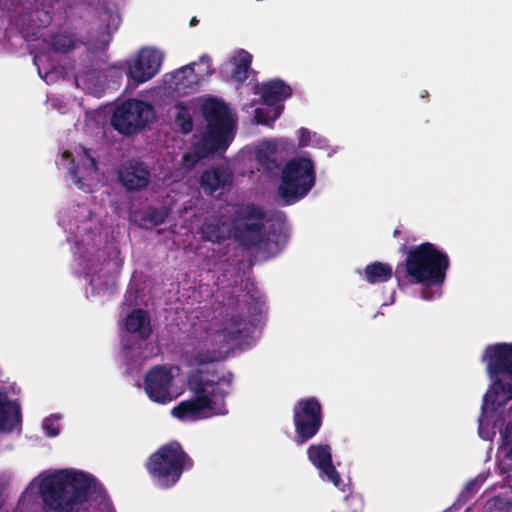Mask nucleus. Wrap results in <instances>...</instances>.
I'll use <instances>...</instances> for the list:
<instances>
[{
    "mask_svg": "<svg viewBox=\"0 0 512 512\" xmlns=\"http://www.w3.org/2000/svg\"><path fill=\"white\" fill-rule=\"evenodd\" d=\"M264 209L253 203L239 205L231 219L229 230L227 223L221 216L205 218L200 233L205 241L222 243L232 233L238 244L246 249H256L268 256H275L282 247L286 235L276 233L274 226L266 229Z\"/></svg>",
    "mask_w": 512,
    "mask_h": 512,
    "instance_id": "f257e3e1",
    "label": "nucleus"
},
{
    "mask_svg": "<svg viewBox=\"0 0 512 512\" xmlns=\"http://www.w3.org/2000/svg\"><path fill=\"white\" fill-rule=\"evenodd\" d=\"M43 512H81L89 500L103 499L106 491L87 472L60 469L44 477L39 484Z\"/></svg>",
    "mask_w": 512,
    "mask_h": 512,
    "instance_id": "f03ea898",
    "label": "nucleus"
},
{
    "mask_svg": "<svg viewBox=\"0 0 512 512\" xmlns=\"http://www.w3.org/2000/svg\"><path fill=\"white\" fill-rule=\"evenodd\" d=\"M234 374L230 371L217 376L216 371L196 368L187 375V386L194 395L189 400L178 403L171 414L181 421H197L211 415L227 414L226 397L231 393Z\"/></svg>",
    "mask_w": 512,
    "mask_h": 512,
    "instance_id": "7ed1b4c3",
    "label": "nucleus"
},
{
    "mask_svg": "<svg viewBox=\"0 0 512 512\" xmlns=\"http://www.w3.org/2000/svg\"><path fill=\"white\" fill-rule=\"evenodd\" d=\"M400 251L406 257L395 268L399 289L409 285L429 288L441 287L444 284L450 267V259L446 252L430 242L411 247L403 245Z\"/></svg>",
    "mask_w": 512,
    "mask_h": 512,
    "instance_id": "20e7f679",
    "label": "nucleus"
},
{
    "mask_svg": "<svg viewBox=\"0 0 512 512\" xmlns=\"http://www.w3.org/2000/svg\"><path fill=\"white\" fill-rule=\"evenodd\" d=\"M202 115L207 128L201 141L194 146L197 160L226 151L234 127L228 106L216 98H209L203 103Z\"/></svg>",
    "mask_w": 512,
    "mask_h": 512,
    "instance_id": "39448f33",
    "label": "nucleus"
},
{
    "mask_svg": "<svg viewBox=\"0 0 512 512\" xmlns=\"http://www.w3.org/2000/svg\"><path fill=\"white\" fill-rule=\"evenodd\" d=\"M193 465L192 458L181 444L171 441L152 453L145 467L159 487L169 489L180 480L183 472L192 469Z\"/></svg>",
    "mask_w": 512,
    "mask_h": 512,
    "instance_id": "423d86ee",
    "label": "nucleus"
},
{
    "mask_svg": "<svg viewBox=\"0 0 512 512\" xmlns=\"http://www.w3.org/2000/svg\"><path fill=\"white\" fill-rule=\"evenodd\" d=\"M316 182L315 166L310 158L297 157L288 160L281 172L277 195L282 205H292L303 199Z\"/></svg>",
    "mask_w": 512,
    "mask_h": 512,
    "instance_id": "0eeeda50",
    "label": "nucleus"
},
{
    "mask_svg": "<svg viewBox=\"0 0 512 512\" xmlns=\"http://www.w3.org/2000/svg\"><path fill=\"white\" fill-rule=\"evenodd\" d=\"M1 16L14 24L25 38L37 36V30L51 22L43 0H0Z\"/></svg>",
    "mask_w": 512,
    "mask_h": 512,
    "instance_id": "6e6552de",
    "label": "nucleus"
},
{
    "mask_svg": "<svg viewBox=\"0 0 512 512\" xmlns=\"http://www.w3.org/2000/svg\"><path fill=\"white\" fill-rule=\"evenodd\" d=\"M155 119L154 107L142 100L128 99L112 114L111 125L122 135H133Z\"/></svg>",
    "mask_w": 512,
    "mask_h": 512,
    "instance_id": "1a4fd4ad",
    "label": "nucleus"
},
{
    "mask_svg": "<svg viewBox=\"0 0 512 512\" xmlns=\"http://www.w3.org/2000/svg\"><path fill=\"white\" fill-rule=\"evenodd\" d=\"M237 308V313L223 318L220 328L215 333L221 347H228L231 342L237 341L249 329V325H253L250 316L261 313V303L250 295L237 300Z\"/></svg>",
    "mask_w": 512,
    "mask_h": 512,
    "instance_id": "9d476101",
    "label": "nucleus"
},
{
    "mask_svg": "<svg viewBox=\"0 0 512 512\" xmlns=\"http://www.w3.org/2000/svg\"><path fill=\"white\" fill-rule=\"evenodd\" d=\"M293 423L297 445H302L311 440L323 424L320 401L316 397L299 399L293 407Z\"/></svg>",
    "mask_w": 512,
    "mask_h": 512,
    "instance_id": "9b49d317",
    "label": "nucleus"
},
{
    "mask_svg": "<svg viewBox=\"0 0 512 512\" xmlns=\"http://www.w3.org/2000/svg\"><path fill=\"white\" fill-rule=\"evenodd\" d=\"M210 74H212L211 58L203 55L198 63L183 66L172 74L174 89L184 94L195 92L204 77Z\"/></svg>",
    "mask_w": 512,
    "mask_h": 512,
    "instance_id": "f8f14e48",
    "label": "nucleus"
},
{
    "mask_svg": "<svg viewBox=\"0 0 512 512\" xmlns=\"http://www.w3.org/2000/svg\"><path fill=\"white\" fill-rule=\"evenodd\" d=\"M173 375L164 366L156 365L144 377V390L153 402L166 404L174 399L171 391Z\"/></svg>",
    "mask_w": 512,
    "mask_h": 512,
    "instance_id": "ddd939ff",
    "label": "nucleus"
},
{
    "mask_svg": "<svg viewBox=\"0 0 512 512\" xmlns=\"http://www.w3.org/2000/svg\"><path fill=\"white\" fill-rule=\"evenodd\" d=\"M483 360L487 362V371L491 378L512 375V343L488 345Z\"/></svg>",
    "mask_w": 512,
    "mask_h": 512,
    "instance_id": "4468645a",
    "label": "nucleus"
},
{
    "mask_svg": "<svg viewBox=\"0 0 512 512\" xmlns=\"http://www.w3.org/2000/svg\"><path fill=\"white\" fill-rule=\"evenodd\" d=\"M161 59L152 49H142L128 65V75L137 83L153 78L160 69Z\"/></svg>",
    "mask_w": 512,
    "mask_h": 512,
    "instance_id": "2eb2a0df",
    "label": "nucleus"
},
{
    "mask_svg": "<svg viewBox=\"0 0 512 512\" xmlns=\"http://www.w3.org/2000/svg\"><path fill=\"white\" fill-rule=\"evenodd\" d=\"M118 178L128 192L141 191L149 185L151 172L145 163L130 160L119 168Z\"/></svg>",
    "mask_w": 512,
    "mask_h": 512,
    "instance_id": "dca6fc26",
    "label": "nucleus"
},
{
    "mask_svg": "<svg viewBox=\"0 0 512 512\" xmlns=\"http://www.w3.org/2000/svg\"><path fill=\"white\" fill-rule=\"evenodd\" d=\"M232 183L231 172L223 165L213 166L203 171L200 177V187L206 195H213Z\"/></svg>",
    "mask_w": 512,
    "mask_h": 512,
    "instance_id": "f3484780",
    "label": "nucleus"
},
{
    "mask_svg": "<svg viewBox=\"0 0 512 512\" xmlns=\"http://www.w3.org/2000/svg\"><path fill=\"white\" fill-rule=\"evenodd\" d=\"M260 96L267 106H274L292 96V87L280 78L263 82L260 86Z\"/></svg>",
    "mask_w": 512,
    "mask_h": 512,
    "instance_id": "a211bd4d",
    "label": "nucleus"
},
{
    "mask_svg": "<svg viewBox=\"0 0 512 512\" xmlns=\"http://www.w3.org/2000/svg\"><path fill=\"white\" fill-rule=\"evenodd\" d=\"M20 421V405L10 401L6 393L0 392V430L12 431Z\"/></svg>",
    "mask_w": 512,
    "mask_h": 512,
    "instance_id": "6ab92c4d",
    "label": "nucleus"
},
{
    "mask_svg": "<svg viewBox=\"0 0 512 512\" xmlns=\"http://www.w3.org/2000/svg\"><path fill=\"white\" fill-rule=\"evenodd\" d=\"M125 328L131 334H137L142 340L152 334L150 317L142 309H133L126 317Z\"/></svg>",
    "mask_w": 512,
    "mask_h": 512,
    "instance_id": "aec40b11",
    "label": "nucleus"
},
{
    "mask_svg": "<svg viewBox=\"0 0 512 512\" xmlns=\"http://www.w3.org/2000/svg\"><path fill=\"white\" fill-rule=\"evenodd\" d=\"M395 277V270L388 263L372 262L364 269V280L369 284H378L389 281Z\"/></svg>",
    "mask_w": 512,
    "mask_h": 512,
    "instance_id": "412c9836",
    "label": "nucleus"
},
{
    "mask_svg": "<svg viewBox=\"0 0 512 512\" xmlns=\"http://www.w3.org/2000/svg\"><path fill=\"white\" fill-rule=\"evenodd\" d=\"M231 63L234 66L231 74L232 79L240 84L245 82L249 76L252 55L245 50H240L238 55L231 59Z\"/></svg>",
    "mask_w": 512,
    "mask_h": 512,
    "instance_id": "4be33fe9",
    "label": "nucleus"
},
{
    "mask_svg": "<svg viewBox=\"0 0 512 512\" xmlns=\"http://www.w3.org/2000/svg\"><path fill=\"white\" fill-rule=\"evenodd\" d=\"M307 456L317 469L332 462L331 448L327 444L310 445L307 449Z\"/></svg>",
    "mask_w": 512,
    "mask_h": 512,
    "instance_id": "5701e85b",
    "label": "nucleus"
},
{
    "mask_svg": "<svg viewBox=\"0 0 512 512\" xmlns=\"http://www.w3.org/2000/svg\"><path fill=\"white\" fill-rule=\"evenodd\" d=\"M174 108L176 110L175 124L180 128L182 133H190L193 130V120L190 114V109L182 101L177 102Z\"/></svg>",
    "mask_w": 512,
    "mask_h": 512,
    "instance_id": "b1692460",
    "label": "nucleus"
},
{
    "mask_svg": "<svg viewBox=\"0 0 512 512\" xmlns=\"http://www.w3.org/2000/svg\"><path fill=\"white\" fill-rule=\"evenodd\" d=\"M219 349H200L194 354V361L198 366H203L224 360L226 358V352Z\"/></svg>",
    "mask_w": 512,
    "mask_h": 512,
    "instance_id": "393cba45",
    "label": "nucleus"
},
{
    "mask_svg": "<svg viewBox=\"0 0 512 512\" xmlns=\"http://www.w3.org/2000/svg\"><path fill=\"white\" fill-rule=\"evenodd\" d=\"M168 209L165 207H149L143 214L141 220L143 225L147 227H156L163 224L168 217Z\"/></svg>",
    "mask_w": 512,
    "mask_h": 512,
    "instance_id": "a878e982",
    "label": "nucleus"
},
{
    "mask_svg": "<svg viewBox=\"0 0 512 512\" xmlns=\"http://www.w3.org/2000/svg\"><path fill=\"white\" fill-rule=\"evenodd\" d=\"M51 48L58 53H67L76 47L73 36L68 34H56L51 38Z\"/></svg>",
    "mask_w": 512,
    "mask_h": 512,
    "instance_id": "bb28decb",
    "label": "nucleus"
},
{
    "mask_svg": "<svg viewBox=\"0 0 512 512\" xmlns=\"http://www.w3.org/2000/svg\"><path fill=\"white\" fill-rule=\"evenodd\" d=\"M99 18L106 22V27L108 30L111 28L116 29L120 21V16L115 6L110 4H104L102 6L101 10L99 11Z\"/></svg>",
    "mask_w": 512,
    "mask_h": 512,
    "instance_id": "cd10ccee",
    "label": "nucleus"
},
{
    "mask_svg": "<svg viewBox=\"0 0 512 512\" xmlns=\"http://www.w3.org/2000/svg\"><path fill=\"white\" fill-rule=\"evenodd\" d=\"M319 471L322 479L330 481L335 487L339 488L341 491H345L344 485L342 486V479L340 474L332 462L322 468H319Z\"/></svg>",
    "mask_w": 512,
    "mask_h": 512,
    "instance_id": "c85d7f7f",
    "label": "nucleus"
},
{
    "mask_svg": "<svg viewBox=\"0 0 512 512\" xmlns=\"http://www.w3.org/2000/svg\"><path fill=\"white\" fill-rule=\"evenodd\" d=\"M496 389L503 392L507 400L512 399V384L509 382L502 381L499 377L492 378Z\"/></svg>",
    "mask_w": 512,
    "mask_h": 512,
    "instance_id": "c756f323",
    "label": "nucleus"
},
{
    "mask_svg": "<svg viewBox=\"0 0 512 512\" xmlns=\"http://www.w3.org/2000/svg\"><path fill=\"white\" fill-rule=\"evenodd\" d=\"M258 161L261 165L265 166L267 169L271 170L276 167V162L272 159L268 153L259 150L257 153Z\"/></svg>",
    "mask_w": 512,
    "mask_h": 512,
    "instance_id": "7c9ffc66",
    "label": "nucleus"
},
{
    "mask_svg": "<svg viewBox=\"0 0 512 512\" xmlns=\"http://www.w3.org/2000/svg\"><path fill=\"white\" fill-rule=\"evenodd\" d=\"M43 428L46 431V434L50 437H55L59 434L60 429L55 427L50 419H46L43 424Z\"/></svg>",
    "mask_w": 512,
    "mask_h": 512,
    "instance_id": "2f4dec72",
    "label": "nucleus"
},
{
    "mask_svg": "<svg viewBox=\"0 0 512 512\" xmlns=\"http://www.w3.org/2000/svg\"><path fill=\"white\" fill-rule=\"evenodd\" d=\"M299 134H300V137H299V145L300 146H307L308 143L310 142V132L308 129L306 128H300L299 129Z\"/></svg>",
    "mask_w": 512,
    "mask_h": 512,
    "instance_id": "473e14b6",
    "label": "nucleus"
},
{
    "mask_svg": "<svg viewBox=\"0 0 512 512\" xmlns=\"http://www.w3.org/2000/svg\"><path fill=\"white\" fill-rule=\"evenodd\" d=\"M69 174L71 178L75 181V183L81 188L83 186V182L81 178L78 176V169L75 166H72L69 169Z\"/></svg>",
    "mask_w": 512,
    "mask_h": 512,
    "instance_id": "72a5a7b5",
    "label": "nucleus"
},
{
    "mask_svg": "<svg viewBox=\"0 0 512 512\" xmlns=\"http://www.w3.org/2000/svg\"><path fill=\"white\" fill-rule=\"evenodd\" d=\"M503 438H504L505 443H507L509 441V439L512 438V423L511 422H509L505 426Z\"/></svg>",
    "mask_w": 512,
    "mask_h": 512,
    "instance_id": "f704fd0d",
    "label": "nucleus"
},
{
    "mask_svg": "<svg viewBox=\"0 0 512 512\" xmlns=\"http://www.w3.org/2000/svg\"><path fill=\"white\" fill-rule=\"evenodd\" d=\"M255 117L258 123L266 124V120L262 118V111L260 109L255 110Z\"/></svg>",
    "mask_w": 512,
    "mask_h": 512,
    "instance_id": "c9c22d12",
    "label": "nucleus"
},
{
    "mask_svg": "<svg viewBox=\"0 0 512 512\" xmlns=\"http://www.w3.org/2000/svg\"><path fill=\"white\" fill-rule=\"evenodd\" d=\"M421 296L423 299L425 300H430L432 299V294L431 293H428L425 289L421 292Z\"/></svg>",
    "mask_w": 512,
    "mask_h": 512,
    "instance_id": "e433bc0d",
    "label": "nucleus"
},
{
    "mask_svg": "<svg viewBox=\"0 0 512 512\" xmlns=\"http://www.w3.org/2000/svg\"><path fill=\"white\" fill-rule=\"evenodd\" d=\"M199 23V20L196 17H192L190 20V26H196Z\"/></svg>",
    "mask_w": 512,
    "mask_h": 512,
    "instance_id": "4c0bfd02",
    "label": "nucleus"
},
{
    "mask_svg": "<svg viewBox=\"0 0 512 512\" xmlns=\"http://www.w3.org/2000/svg\"><path fill=\"white\" fill-rule=\"evenodd\" d=\"M400 233H401V231H400L399 229H395V230L393 231V236H394V237H397V236H399V235H400Z\"/></svg>",
    "mask_w": 512,
    "mask_h": 512,
    "instance_id": "58836bf2",
    "label": "nucleus"
},
{
    "mask_svg": "<svg viewBox=\"0 0 512 512\" xmlns=\"http://www.w3.org/2000/svg\"><path fill=\"white\" fill-rule=\"evenodd\" d=\"M507 456H508V458H510L512 460V443H511V446L509 448Z\"/></svg>",
    "mask_w": 512,
    "mask_h": 512,
    "instance_id": "ea45409f",
    "label": "nucleus"
},
{
    "mask_svg": "<svg viewBox=\"0 0 512 512\" xmlns=\"http://www.w3.org/2000/svg\"><path fill=\"white\" fill-rule=\"evenodd\" d=\"M63 156L65 158L72 157V154L70 152H64Z\"/></svg>",
    "mask_w": 512,
    "mask_h": 512,
    "instance_id": "a19ab883",
    "label": "nucleus"
},
{
    "mask_svg": "<svg viewBox=\"0 0 512 512\" xmlns=\"http://www.w3.org/2000/svg\"><path fill=\"white\" fill-rule=\"evenodd\" d=\"M188 159H189V154H187V153H186V154H184V156H183V160H184V161H187Z\"/></svg>",
    "mask_w": 512,
    "mask_h": 512,
    "instance_id": "79ce46f5",
    "label": "nucleus"
},
{
    "mask_svg": "<svg viewBox=\"0 0 512 512\" xmlns=\"http://www.w3.org/2000/svg\"><path fill=\"white\" fill-rule=\"evenodd\" d=\"M421 96H422V97H426V96H428V92H427V91H425V93H422V95H421Z\"/></svg>",
    "mask_w": 512,
    "mask_h": 512,
    "instance_id": "37998d69",
    "label": "nucleus"
}]
</instances>
